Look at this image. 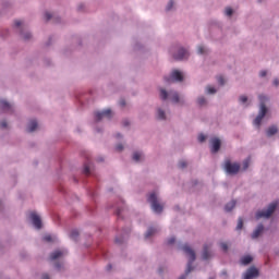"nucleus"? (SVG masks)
<instances>
[{"label": "nucleus", "mask_w": 279, "mask_h": 279, "mask_svg": "<svg viewBox=\"0 0 279 279\" xmlns=\"http://www.w3.org/2000/svg\"><path fill=\"white\" fill-rule=\"evenodd\" d=\"M183 252L190 257V260L187 263V268L185 270V275L181 276L179 279H186V276H189L190 271H193V262L196 258L195 251L189 246V244H185L182 246Z\"/></svg>", "instance_id": "1"}, {"label": "nucleus", "mask_w": 279, "mask_h": 279, "mask_svg": "<svg viewBox=\"0 0 279 279\" xmlns=\"http://www.w3.org/2000/svg\"><path fill=\"white\" fill-rule=\"evenodd\" d=\"M258 99L260 101V110L258 116L254 120V125L257 128H260V123H263V119H265V114H267V106H265V101H267V96L265 95H259Z\"/></svg>", "instance_id": "2"}, {"label": "nucleus", "mask_w": 279, "mask_h": 279, "mask_svg": "<svg viewBox=\"0 0 279 279\" xmlns=\"http://www.w3.org/2000/svg\"><path fill=\"white\" fill-rule=\"evenodd\" d=\"M276 208H278V202L271 203L266 210L257 211L256 219H269L276 211Z\"/></svg>", "instance_id": "3"}, {"label": "nucleus", "mask_w": 279, "mask_h": 279, "mask_svg": "<svg viewBox=\"0 0 279 279\" xmlns=\"http://www.w3.org/2000/svg\"><path fill=\"white\" fill-rule=\"evenodd\" d=\"M223 169L229 175H236L241 171V165L230 161V159L225 160Z\"/></svg>", "instance_id": "4"}, {"label": "nucleus", "mask_w": 279, "mask_h": 279, "mask_svg": "<svg viewBox=\"0 0 279 279\" xmlns=\"http://www.w3.org/2000/svg\"><path fill=\"white\" fill-rule=\"evenodd\" d=\"M148 202L154 213H158V214L162 213L163 206L160 203H158V196H156V193H151L148 196Z\"/></svg>", "instance_id": "5"}, {"label": "nucleus", "mask_w": 279, "mask_h": 279, "mask_svg": "<svg viewBox=\"0 0 279 279\" xmlns=\"http://www.w3.org/2000/svg\"><path fill=\"white\" fill-rule=\"evenodd\" d=\"M29 219L33 222V226L37 228V230H40V228H43V220H40V216H38V214L32 211L29 214Z\"/></svg>", "instance_id": "6"}, {"label": "nucleus", "mask_w": 279, "mask_h": 279, "mask_svg": "<svg viewBox=\"0 0 279 279\" xmlns=\"http://www.w3.org/2000/svg\"><path fill=\"white\" fill-rule=\"evenodd\" d=\"M95 117H96V121H101L104 118L112 119V110L107 109L101 112H96Z\"/></svg>", "instance_id": "7"}, {"label": "nucleus", "mask_w": 279, "mask_h": 279, "mask_svg": "<svg viewBox=\"0 0 279 279\" xmlns=\"http://www.w3.org/2000/svg\"><path fill=\"white\" fill-rule=\"evenodd\" d=\"M244 279L258 278V269L256 267H250L244 274Z\"/></svg>", "instance_id": "8"}, {"label": "nucleus", "mask_w": 279, "mask_h": 279, "mask_svg": "<svg viewBox=\"0 0 279 279\" xmlns=\"http://www.w3.org/2000/svg\"><path fill=\"white\" fill-rule=\"evenodd\" d=\"M210 143H211V154H217V151L221 149V140L215 137V138H211Z\"/></svg>", "instance_id": "9"}, {"label": "nucleus", "mask_w": 279, "mask_h": 279, "mask_svg": "<svg viewBox=\"0 0 279 279\" xmlns=\"http://www.w3.org/2000/svg\"><path fill=\"white\" fill-rule=\"evenodd\" d=\"M189 58V50L181 48L178 53L174 54V60H186Z\"/></svg>", "instance_id": "10"}, {"label": "nucleus", "mask_w": 279, "mask_h": 279, "mask_svg": "<svg viewBox=\"0 0 279 279\" xmlns=\"http://www.w3.org/2000/svg\"><path fill=\"white\" fill-rule=\"evenodd\" d=\"M210 247H213V244H205L203 247V254H202V258L203 260H208V258H210L211 254H210Z\"/></svg>", "instance_id": "11"}, {"label": "nucleus", "mask_w": 279, "mask_h": 279, "mask_svg": "<svg viewBox=\"0 0 279 279\" xmlns=\"http://www.w3.org/2000/svg\"><path fill=\"white\" fill-rule=\"evenodd\" d=\"M171 77H172V80H175V82H182V80H184V76L182 75V72H180L178 70H174L171 73Z\"/></svg>", "instance_id": "12"}, {"label": "nucleus", "mask_w": 279, "mask_h": 279, "mask_svg": "<svg viewBox=\"0 0 279 279\" xmlns=\"http://www.w3.org/2000/svg\"><path fill=\"white\" fill-rule=\"evenodd\" d=\"M263 230H265V227L263 225H258V227L252 234V239H258V236H260V234L263 233Z\"/></svg>", "instance_id": "13"}, {"label": "nucleus", "mask_w": 279, "mask_h": 279, "mask_svg": "<svg viewBox=\"0 0 279 279\" xmlns=\"http://www.w3.org/2000/svg\"><path fill=\"white\" fill-rule=\"evenodd\" d=\"M37 128H38V122L36 120H31L28 122L27 132H36Z\"/></svg>", "instance_id": "14"}, {"label": "nucleus", "mask_w": 279, "mask_h": 279, "mask_svg": "<svg viewBox=\"0 0 279 279\" xmlns=\"http://www.w3.org/2000/svg\"><path fill=\"white\" fill-rule=\"evenodd\" d=\"M61 256H64V252L62 251H54L50 254V260H58Z\"/></svg>", "instance_id": "15"}, {"label": "nucleus", "mask_w": 279, "mask_h": 279, "mask_svg": "<svg viewBox=\"0 0 279 279\" xmlns=\"http://www.w3.org/2000/svg\"><path fill=\"white\" fill-rule=\"evenodd\" d=\"M0 108L5 111L12 110V105L5 100H0Z\"/></svg>", "instance_id": "16"}, {"label": "nucleus", "mask_w": 279, "mask_h": 279, "mask_svg": "<svg viewBox=\"0 0 279 279\" xmlns=\"http://www.w3.org/2000/svg\"><path fill=\"white\" fill-rule=\"evenodd\" d=\"M254 258L251 255H245L241 258V265H250Z\"/></svg>", "instance_id": "17"}, {"label": "nucleus", "mask_w": 279, "mask_h": 279, "mask_svg": "<svg viewBox=\"0 0 279 279\" xmlns=\"http://www.w3.org/2000/svg\"><path fill=\"white\" fill-rule=\"evenodd\" d=\"M157 232H158V229L150 227L145 234V239H149V236H154V234H156Z\"/></svg>", "instance_id": "18"}, {"label": "nucleus", "mask_w": 279, "mask_h": 279, "mask_svg": "<svg viewBox=\"0 0 279 279\" xmlns=\"http://www.w3.org/2000/svg\"><path fill=\"white\" fill-rule=\"evenodd\" d=\"M234 206H236V201H231L225 206V210L227 213H230L231 210H233Z\"/></svg>", "instance_id": "19"}, {"label": "nucleus", "mask_w": 279, "mask_h": 279, "mask_svg": "<svg viewBox=\"0 0 279 279\" xmlns=\"http://www.w3.org/2000/svg\"><path fill=\"white\" fill-rule=\"evenodd\" d=\"M267 136H274V134H278V128L276 126H270L266 131Z\"/></svg>", "instance_id": "20"}, {"label": "nucleus", "mask_w": 279, "mask_h": 279, "mask_svg": "<svg viewBox=\"0 0 279 279\" xmlns=\"http://www.w3.org/2000/svg\"><path fill=\"white\" fill-rule=\"evenodd\" d=\"M172 96H171V99H172V101L174 102V104H179L180 102V95H178V93H172L171 94Z\"/></svg>", "instance_id": "21"}, {"label": "nucleus", "mask_w": 279, "mask_h": 279, "mask_svg": "<svg viewBox=\"0 0 279 279\" xmlns=\"http://www.w3.org/2000/svg\"><path fill=\"white\" fill-rule=\"evenodd\" d=\"M157 117L158 119H160L161 121H165L166 116H165V111L162 109H158L157 111Z\"/></svg>", "instance_id": "22"}, {"label": "nucleus", "mask_w": 279, "mask_h": 279, "mask_svg": "<svg viewBox=\"0 0 279 279\" xmlns=\"http://www.w3.org/2000/svg\"><path fill=\"white\" fill-rule=\"evenodd\" d=\"M250 162H251V159H250V158H246V159L243 161V171H246V169L250 168Z\"/></svg>", "instance_id": "23"}, {"label": "nucleus", "mask_w": 279, "mask_h": 279, "mask_svg": "<svg viewBox=\"0 0 279 279\" xmlns=\"http://www.w3.org/2000/svg\"><path fill=\"white\" fill-rule=\"evenodd\" d=\"M70 236L75 241L80 236V232L77 230H73Z\"/></svg>", "instance_id": "24"}, {"label": "nucleus", "mask_w": 279, "mask_h": 279, "mask_svg": "<svg viewBox=\"0 0 279 279\" xmlns=\"http://www.w3.org/2000/svg\"><path fill=\"white\" fill-rule=\"evenodd\" d=\"M197 53H199L201 56H204V53H207V50L205 49L204 46H198Z\"/></svg>", "instance_id": "25"}, {"label": "nucleus", "mask_w": 279, "mask_h": 279, "mask_svg": "<svg viewBox=\"0 0 279 279\" xmlns=\"http://www.w3.org/2000/svg\"><path fill=\"white\" fill-rule=\"evenodd\" d=\"M160 97L161 99H167V97H169V94L167 93L166 89H160Z\"/></svg>", "instance_id": "26"}, {"label": "nucleus", "mask_w": 279, "mask_h": 279, "mask_svg": "<svg viewBox=\"0 0 279 279\" xmlns=\"http://www.w3.org/2000/svg\"><path fill=\"white\" fill-rule=\"evenodd\" d=\"M197 104H198V106H206V98L199 97V98L197 99Z\"/></svg>", "instance_id": "27"}, {"label": "nucleus", "mask_w": 279, "mask_h": 279, "mask_svg": "<svg viewBox=\"0 0 279 279\" xmlns=\"http://www.w3.org/2000/svg\"><path fill=\"white\" fill-rule=\"evenodd\" d=\"M83 173H84L85 175H90V168L88 167V165H85V166H84Z\"/></svg>", "instance_id": "28"}, {"label": "nucleus", "mask_w": 279, "mask_h": 279, "mask_svg": "<svg viewBox=\"0 0 279 279\" xmlns=\"http://www.w3.org/2000/svg\"><path fill=\"white\" fill-rule=\"evenodd\" d=\"M236 230H243V218H239Z\"/></svg>", "instance_id": "29"}, {"label": "nucleus", "mask_w": 279, "mask_h": 279, "mask_svg": "<svg viewBox=\"0 0 279 279\" xmlns=\"http://www.w3.org/2000/svg\"><path fill=\"white\" fill-rule=\"evenodd\" d=\"M141 156H142L141 153H137V151L134 153L133 154V160H135V162H138V160H141Z\"/></svg>", "instance_id": "30"}, {"label": "nucleus", "mask_w": 279, "mask_h": 279, "mask_svg": "<svg viewBox=\"0 0 279 279\" xmlns=\"http://www.w3.org/2000/svg\"><path fill=\"white\" fill-rule=\"evenodd\" d=\"M233 12H234V11L232 10V8H227L226 11H225V14H226L227 16H232Z\"/></svg>", "instance_id": "31"}, {"label": "nucleus", "mask_w": 279, "mask_h": 279, "mask_svg": "<svg viewBox=\"0 0 279 279\" xmlns=\"http://www.w3.org/2000/svg\"><path fill=\"white\" fill-rule=\"evenodd\" d=\"M220 247H221L222 252H228V243L221 242Z\"/></svg>", "instance_id": "32"}, {"label": "nucleus", "mask_w": 279, "mask_h": 279, "mask_svg": "<svg viewBox=\"0 0 279 279\" xmlns=\"http://www.w3.org/2000/svg\"><path fill=\"white\" fill-rule=\"evenodd\" d=\"M44 241H46L47 243H51L53 241V238L49 234L44 236Z\"/></svg>", "instance_id": "33"}, {"label": "nucleus", "mask_w": 279, "mask_h": 279, "mask_svg": "<svg viewBox=\"0 0 279 279\" xmlns=\"http://www.w3.org/2000/svg\"><path fill=\"white\" fill-rule=\"evenodd\" d=\"M207 93L209 95H215V93H217V89H215V87H207Z\"/></svg>", "instance_id": "34"}, {"label": "nucleus", "mask_w": 279, "mask_h": 279, "mask_svg": "<svg viewBox=\"0 0 279 279\" xmlns=\"http://www.w3.org/2000/svg\"><path fill=\"white\" fill-rule=\"evenodd\" d=\"M186 167H187L186 161L182 160V161L179 162V168L180 169H186Z\"/></svg>", "instance_id": "35"}, {"label": "nucleus", "mask_w": 279, "mask_h": 279, "mask_svg": "<svg viewBox=\"0 0 279 279\" xmlns=\"http://www.w3.org/2000/svg\"><path fill=\"white\" fill-rule=\"evenodd\" d=\"M217 81L220 86H223V84H226V80H223V76H218Z\"/></svg>", "instance_id": "36"}, {"label": "nucleus", "mask_w": 279, "mask_h": 279, "mask_svg": "<svg viewBox=\"0 0 279 279\" xmlns=\"http://www.w3.org/2000/svg\"><path fill=\"white\" fill-rule=\"evenodd\" d=\"M173 8V0H170L166 10L169 12Z\"/></svg>", "instance_id": "37"}, {"label": "nucleus", "mask_w": 279, "mask_h": 279, "mask_svg": "<svg viewBox=\"0 0 279 279\" xmlns=\"http://www.w3.org/2000/svg\"><path fill=\"white\" fill-rule=\"evenodd\" d=\"M204 141H206V135L199 134V135H198V142H199V143H204Z\"/></svg>", "instance_id": "38"}, {"label": "nucleus", "mask_w": 279, "mask_h": 279, "mask_svg": "<svg viewBox=\"0 0 279 279\" xmlns=\"http://www.w3.org/2000/svg\"><path fill=\"white\" fill-rule=\"evenodd\" d=\"M14 25H15V27H21V25H23V21L16 20V21L14 22Z\"/></svg>", "instance_id": "39"}, {"label": "nucleus", "mask_w": 279, "mask_h": 279, "mask_svg": "<svg viewBox=\"0 0 279 279\" xmlns=\"http://www.w3.org/2000/svg\"><path fill=\"white\" fill-rule=\"evenodd\" d=\"M23 38H24V40H29V38H32V34L26 33L23 35Z\"/></svg>", "instance_id": "40"}, {"label": "nucleus", "mask_w": 279, "mask_h": 279, "mask_svg": "<svg viewBox=\"0 0 279 279\" xmlns=\"http://www.w3.org/2000/svg\"><path fill=\"white\" fill-rule=\"evenodd\" d=\"M45 19H46V21H51V13L46 12L45 13Z\"/></svg>", "instance_id": "41"}, {"label": "nucleus", "mask_w": 279, "mask_h": 279, "mask_svg": "<svg viewBox=\"0 0 279 279\" xmlns=\"http://www.w3.org/2000/svg\"><path fill=\"white\" fill-rule=\"evenodd\" d=\"M240 101H241L242 104L247 102V96H241V97H240Z\"/></svg>", "instance_id": "42"}, {"label": "nucleus", "mask_w": 279, "mask_h": 279, "mask_svg": "<svg viewBox=\"0 0 279 279\" xmlns=\"http://www.w3.org/2000/svg\"><path fill=\"white\" fill-rule=\"evenodd\" d=\"M0 128H1L2 130L5 129V128H8V122H5V121L0 122Z\"/></svg>", "instance_id": "43"}, {"label": "nucleus", "mask_w": 279, "mask_h": 279, "mask_svg": "<svg viewBox=\"0 0 279 279\" xmlns=\"http://www.w3.org/2000/svg\"><path fill=\"white\" fill-rule=\"evenodd\" d=\"M116 149H117V151H123V146H122V144H118V145L116 146Z\"/></svg>", "instance_id": "44"}, {"label": "nucleus", "mask_w": 279, "mask_h": 279, "mask_svg": "<svg viewBox=\"0 0 279 279\" xmlns=\"http://www.w3.org/2000/svg\"><path fill=\"white\" fill-rule=\"evenodd\" d=\"M173 243H175V239L174 238H170L168 240V245H173Z\"/></svg>", "instance_id": "45"}, {"label": "nucleus", "mask_w": 279, "mask_h": 279, "mask_svg": "<svg viewBox=\"0 0 279 279\" xmlns=\"http://www.w3.org/2000/svg\"><path fill=\"white\" fill-rule=\"evenodd\" d=\"M260 77H266L267 71L263 70L259 72Z\"/></svg>", "instance_id": "46"}, {"label": "nucleus", "mask_w": 279, "mask_h": 279, "mask_svg": "<svg viewBox=\"0 0 279 279\" xmlns=\"http://www.w3.org/2000/svg\"><path fill=\"white\" fill-rule=\"evenodd\" d=\"M121 213H123V209L118 208V209H117V216H118V217H121Z\"/></svg>", "instance_id": "47"}, {"label": "nucleus", "mask_w": 279, "mask_h": 279, "mask_svg": "<svg viewBox=\"0 0 279 279\" xmlns=\"http://www.w3.org/2000/svg\"><path fill=\"white\" fill-rule=\"evenodd\" d=\"M274 85H275V86H279V81H278V78H275V80H274Z\"/></svg>", "instance_id": "48"}, {"label": "nucleus", "mask_w": 279, "mask_h": 279, "mask_svg": "<svg viewBox=\"0 0 279 279\" xmlns=\"http://www.w3.org/2000/svg\"><path fill=\"white\" fill-rule=\"evenodd\" d=\"M41 279H49V275L44 274V275L41 276Z\"/></svg>", "instance_id": "49"}, {"label": "nucleus", "mask_w": 279, "mask_h": 279, "mask_svg": "<svg viewBox=\"0 0 279 279\" xmlns=\"http://www.w3.org/2000/svg\"><path fill=\"white\" fill-rule=\"evenodd\" d=\"M120 106H125V100L124 99H122V100H120Z\"/></svg>", "instance_id": "50"}, {"label": "nucleus", "mask_w": 279, "mask_h": 279, "mask_svg": "<svg viewBox=\"0 0 279 279\" xmlns=\"http://www.w3.org/2000/svg\"><path fill=\"white\" fill-rule=\"evenodd\" d=\"M221 276H228V271L223 270V271L221 272Z\"/></svg>", "instance_id": "51"}, {"label": "nucleus", "mask_w": 279, "mask_h": 279, "mask_svg": "<svg viewBox=\"0 0 279 279\" xmlns=\"http://www.w3.org/2000/svg\"><path fill=\"white\" fill-rule=\"evenodd\" d=\"M107 269H108V271H110V269H112V265H108Z\"/></svg>", "instance_id": "52"}, {"label": "nucleus", "mask_w": 279, "mask_h": 279, "mask_svg": "<svg viewBox=\"0 0 279 279\" xmlns=\"http://www.w3.org/2000/svg\"><path fill=\"white\" fill-rule=\"evenodd\" d=\"M166 82H171V78L165 77Z\"/></svg>", "instance_id": "53"}, {"label": "nucleus", "mask_w": 279, "mask_h": 279, "mask_svg": "<svg viewBox=\"0 0 279 279\" xmlns=\"http://www.w3.org/2000/svg\"><path fill=\"white\" fill-rule=\"evenodd\" d=\"M56 268H57V269H60V264H56Z\"/></svg>", "instance_id": "54"}, {"label": "nucleus", "mask_w": 279, "mask_h": 279, "mask_svg": "<svg viewBox=\"0 0 279 279\" xmlns=\"http://www.w3.org/2000/svg\"><path fill=\"white\" fill-rule=\"evenodd\" d=\"M116 243H121V241H119V239H116Z\"/></svg>", "instance_id": "55"}, {"label": "nucleus", "mask_w": 279, "mask_h": 279, "mask_svg": "<svg viewBox=\"0 0 279 279\" xmlns=\"http://www.w3.org/2000/svg\"><path fill=\"white\" fill-rule=\"evenodd\" d=\"M117 137H118V138H121V134H118Z\"/></svg>", "instance_id": "56"}]
</instances>
